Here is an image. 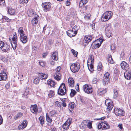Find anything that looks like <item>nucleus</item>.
Wrapping results in <instances>:
<instances>
[{
  "instance_id": "57",
  "label": "nucleus",
  "mask_w": 131,
  "mask_h": 131,
  "mask_svg": "<svg viewBox=\"0 0 131 131\" xmlns=\"http://www.w3.org/2000/svg\"><path fill=\"white\" fill-rule=\"evenodd\" d=\"M98 80L96 78H94L92 81V83L93 84H96L98 82Z\"/></svg>"
},
{
  "instance_id": "36",
  "label": "nucleus",
  "mask_w": 131,
  "mask_h": 131,
  "mask_svg": "<svg viewBox=\"0 0 131 131\" xmlns=\"http://www.w3.org/2000/svg\"><path fill=\"white\" fill-rule=\"evenodd\" d=\"M19 33L20 34V36L22 37L24 36V32L23 31V28L22 27H20L19 28L18 30Z\"/></svg>"
},
{
  "instance_id": "50",
  "label": "nucleus",
  "mask_w": 131,
  "mask_h": 131,
  "mask_svg": "<svg viewBox=\"0 0 131 131\" xmlns=\"http://www.w3.org/2000/svg\"><path fill=\"white\" fill-rule=\"evenodd\" d=\"M71 51L75 57L77 56L78 52L77 51H75L74 50H71Z\"/></svg>"
},
{
  "instance_id": "61",
  "label": "nucleus",
  "mask_w": 131,
  "mask_h": 131,
  "mask_svg": "<svg viewBox=\"0 0 131 131\" xmlns=\"http://www.w3.org/2000/svg\"><path fill=\"white\" fill-rule=\"evenodd\" d=\"M3 17L4 19L6 20L8 22H9L11 20L10 19H9L7 17H6V16H4Z\"/></svg>"
},
{
  "instance_id": "40",
  "label": "nucleus",
  "mask_w": 131,
  "mask_h": 131,
  "mask_svg": "<svg viewBox=\"0 0 131 131\" xmlns=\"http://www.w3.org/2000/svg\"><path fill=\"white\" fill-rule=\"evenodd\" d=\"M114 95L113 98L115 99L117 98V97L118 95V92L117 90L115 89L114 90Z\"/></svg>"
},
{
  "instance_id": "29",
  "label": "nucleus",
  "mask_w": 131,
  "mask_h": 131,
  "mask_svg": "<svg viewBox=\"0 0 131 131\" xmlns=\"http://www.w3.org/2000/svg\"><path fill=\"white\" fill-rule=\"evenodd\" d=\"M8 12L9 14L10 15H13L15 13V10L10 7L8 8Z\"/></svg>"
},
{
  "instance_id": "26",
  "label": "nucleus",
  "mask_w": 131,
  "mask_h": 131,
  "mask_svg": "<svg viewBox=\"0 0 131 131\" xmlns=\"http://www.w3.org/2000/svg\"><path fill=\"white\" fill-rule=\"evenodd\" d=\"M94 56L92 55H89L88 59L87 61V63H94Z\"/></svg>"
},
{
  "instance_id": "28",
  "label": "nucleus",
  "mask_w": 131,
  "mask_h": 131,
  "mask_svg": "<svg viewBox=\"0 0 131 131\" xmlns=\"http://www.w3.org/2000/svg\"><path fill=\"white\" fill-rule=\"evenodd\" d=\"M47 83L50 86L53 87L55 84V83L51 80H49L47 81Z\"/></svg>"
},
{
  "instance_id": "38",
  "label": "nucleus",
  "mask_w": 131,
  "mask_h": 131,
  "mask_svg": "<svg viewBox=\"0 0 131 131\" xmlns=\"http://www.w3.org/2000/svg\"><path fill=\"white\" fill-rule=\"evenodd\" d=\"M69 126L67 122H65L63 125V128L64 129L67 130L69 128Z\"/></svg>"
},
{
  "instance_id": "49",
  "label": "nucleus",
  "mask_w": 131,
  "mask_h": 131,
  "mask_svg": "<svg viewBox=\"0 0 131 131\" xmlns=\"http://www.w3.org/2000/svg\"><path fill=\"white\" fill-rule=\"evenodd\" d=\"M17 37L16 35V32H15L14 34H13V37L12 38V41H15L17 40Z\"/></svg>"
},
{
  "instance_id": "9",
  "label": "nucleus",
  "mask_w": 131,
  "mask_h": 131,
  "mask_svg": "<svg viewBox=\"0 0 131 131\" xmlns=\"http://www.w3.org/2000/svg\"><path fill=\"white\" fill-rule=\"evenodd\" d=\"M110 74L109 73L107 72L104 74L103 79V84L104 85L107 84L110 81L109 76Z\"/></svg>"
},
{
  "instance_id": "30",
  "label": "nucleus",
  "mask_w": 131,
  "mask_h": 131,
  "mask_svg": "<svg viewBox=\"0 0 131 131\" xmlns=\"http://www.w3.org/2000/svg\"><path fill=\"white\" fill-rule=\"evenodd\" d=\"M45 118L43 116H40L39 118V120L40 122V123L42 126H43L44 124L45 121Z\"/></svg>"
},
{
  "instance_id": "16",
  "label": "nucleus",
  "mask_w": 131,
  "mask_h": 131,
  "mask_svg": "<svg viewBox=\"0 0 131 131\" xmlns=\"http://www.w3.org/2000/svg\"><path fill=\"white\" fill-rule=\"evenodd\" d=\"M29 89L28 87H27L25 89L24 93L23 94L22 96L26 98H28V95L29 94Z\"/></svg>"
},
{
  "instance_id": "3",
  "label": "nucleus",
  "mask_w": 131,
  "mask_h": 131,
  "mask_svg": "<svg viewBox=\"0 0 131 131\" xmlns=\"http://www.w3.org/2000/svg\"><path fill=\"white\" fill-rule=\"evenodd\" d=\"M41 5L44 12L49 11L51 9V4L49 2H47L42 3Z\"/></svg>"
},
{
  "instance_id": "18",
  "label": "nucleus",
  "mask_w": 131,
  "mask_h": 131,
  "mask_svg": "<svg viewBox=\"0 0 131 131\" xmlns=\"http://www.w3.org/2000/svg\"><path fill=\"white\" fill-rule=\"evenodd\" d=\"M107 89L106 88H101L99 89L97 91V93L99 95H101L105 93L107 91Z\"/></svg>"
},
{
  "instance_id": "21",
  "label": "nucleus",
  "mask_w": 131,
  "mask_h": 131,
  "mask_svg": "<svg viewBox=\"0 0 131 131\" xmlns=\"http://www.w3.org/2000/svg\"><path fill=\"white\" fill-rule=\"evenodd\" d=\"M30 110L32 113L35 114L37 113L38 111L37 105H33L31 107Z\"/></svg>"
},
{
  "instance_id": "44",
  "label": "nucleus",
  "mask_w": 131,
  "mask_h": 131,
  "mask_svg": "<svg viewBox=\"0 0 131 131\" xmlns=\"http://www.w3.org/2000/svg\"><path fill=\"white\" fill-rule=\"evenodd\" d=\"M61 100L62 101L61 105L62 104V105H63L64 107H66L67 105L65 103V101L66 100V99H61Z\"/></svg>"
},
{
  "instance_id": "15",
  "label": "nucleus",
  "mask_w": 131,
  "mask_h": 131,
  "mask_svg": "<svg viewBox=\"0 0 131 131\" xmlns=\"http://www.w3.org/2000/svg\"><path fill=\"white\" fill-rule=\"evenodd\" d=\"M7 78V75L4 72L0 73V81L2 80H6Z\"/></svg>"
},
{
  "instance_id": "10",
  "label": "nucleus",
  "mask_w": 131,
  "mask_h": 131,
  "mask_svg": "<svg viewBox=\"0 0 131 131\" xmlns=\"http://www.w3.org/2000/svg\"><path fill=\"white\" fill-rule=\"evenodd\" d=\"M105 103L106 104L107 103V109L109 111H110L113 107V103L112 101H111L109 99H107L106 100Z\"/></svg>"
},
{
  "instance_id": "35",
  "label": "nucleus",
  "mask_w": 131,
  "mask_h": 131,
  "mask_svg": "<svg viewBox=\"0 0 131 131\" xmlns=\"http://www.w3.org/2000/svg\"><path fill=\"white\" fill-rule=\"evenodd\" d=\"M88 121V120H86L83 121L82 122L81 125L83 128L86 127Z\"/></svg>"
},
{
  "instance_id": "6",
  "label": "nucleus",
  "mask_w": 131,
  "mask_h": 131,
  "mask_svg": "<svg viewBox=\"0 0 131 131\" xmlns=\"http://www.w3.org/2000/svg\"><path fill=\"white\" fill-rule=\"evenodd\" d=\"M83 89L85 92L88 94L91 93L93 91L92 87L89 85H84L83 86Z\"/></svg>"
},
{
  "instance_id": "12",
  "label": "nucleus",
  "mask_w": 131,
  "mask_h": 131,
  "mask_svg": "<svg viewBox=\"0 0 131 131\" xmlns=\"http://www.w3.org/2000/svg\"><path fill=\"white\" fill-rule=\"evenodd\" d=\"M120 65L122 68L124 70H127L129 68V65L124 61H123L121 63Z\"/></svg>"
},
{
  "instance_id": "20",
  "label": "nucleus",
  "mask_w": 131,
  "mask_h": 131,
  "mask_svg": "<svg viewBox=\"0 0 131 131\" xmlns=\"http://www.w3.org/2000/svg\"><path fill=\"white\" fill-rule=\"evenodd\" d=\"M39 18V16L37 15L32 19L31 21V24L32 25H34L35 24H37Z\"/></svg>"
},
{
  "instance_id": "22",
  "label": "nucleus",
  "mask_w": 131,
  "mask_h": 131,
  "mask_svg": "<svg viewBox=\"0 0 131 131\" xmlns=\"http://www.w3.org/2000/svg\"><path fill=\"white\" fill-rule=\"evenodd\" d=\"M38 75L41 79H45L47 78L48 76L47 75L45 74L42 73H38Z\"/></svg>"
},
{
  "instance_id": "52",
  "label": "nucleus",
  "mask_w": 131,
  "mask_h": 131,
  "mask_svg": "<svg viewBox=\"0 0 131 131\" xmlns=\"http://www.w3.org/2000/svg\"><path fill=\"white\" fill-rule=\"evenodd\" d=\"M55 105L56 106L60 107L61 106V104L60 102L58 101H56L55 102Z\"/></svg>"
},
{
  "instance_id": "17",
  "label": "nucleus",
  "mask_w": 131,
  "mask_h": 131,
  "mask_svg": "<svg viewBox=\"0 0 131 131\" xmlns=\"http://www.w3.org/2000/svg\"><path fill=\"white\" fill-rule=\"evenodd\" d=\"M124 76L127 80H130L131 79V72L126 71L124 73Z\"/></svg>"
},
{
  "instance_id": "47",
  "label": "nucleus",
  "mask_w": 131,
  "mask_h": 131,
  "mask_svg": "<svg viewBox=\"0 0 131 131\" xmlns=\"http://www.w3.org/2000/svg\"><path fill=\"white\" fill-rule=\"evenodd\" d=\"M92 121H89L88 122L86 126H87V127L89 129H91L92 128Z\"/></svg>"
},
{
  "instance_id": "33",
  "label": "nucleus",
  "mask_w": 131,
  "mask_h": 131,
  "mask_svg": "<svg viewBox=\"0 0 131 131\" xmlns=\"http://www.w3.org/2000/svg\"><path fill=\"white\" fill-rule=\"evenodd\" d=\"M60 74H54V79L57 81H59L60 80L61 77Z\"/></svg>"
},
{
  "instance_id": "14",
  "label": "nucleus",
  "mask_w": 131,
  "mask_h": 131,
  "mask_svg": "<svg viewBox=\"0 0 131 131\" xmlns=\"http://www.w3.org/2000/svg\"><path fill=\"white\" fill-rule=\"evenodd\" d=\"M75 106V103L73 102H70L68 105V108L70 113H72Z\"/></svg>"
},
{
  "instance_id": "42",
  "label": "nucleus",
  "mask_w": 131,
  "mask_h": 131,
  "mask_svg": "<svg viewBox=\"0 0 131 131\" xmlns=\"http://www.w3.org/2000/svg\"><path fill=\"white\" fill-rule=\"evenodd\" d=\"M61 69V67L59 66L57 67L56 69V73L55 74H60V70Z\"/></svg>"
},
{
  "instance_id": "11",
  "label": "nucleus",
  "mask_w": 131,
  "mask_h": 131,
  "mask_svg": "<svg viewBox=\"0 0 131 131\" xmlns=\"http://www.w3.org/2000/svg\"><path fill=\"white\" fill-rule=\"evenodd\" d=\"M70 25L71 27L72 28V30H73L74 33L77 34V31L78 30V27L74 25V21H73L70 22Z\"/></svg>"
},
{
  "instance_id": "62",
  "label": "nucleus",
  "mask_w": 131,
  "mask_h": 131,
  "mask_svg": "<svg viewBox=\"0 0 131 131\" xmlns=\"http://www.w3.org/2000/svg\"><path fill=\"white\" fill-rule=\"evenodd\" d=\"M118 126L120 129L122 130H123V125L122 124H118Z\"/></svg>"
},
{
  "instance_id": "19",
  "label": "nucleus",
  "mask_w": 131,
  "mask_h": 131,
  "mask_svg": "<svg viewBox=\"0 0 131 131\" xmlns=\"http://www.w3.org/2000/svg\"><path fill=\"white\" fill-rule=\"evenodd\" d=\"M67 35L70 37L75 36L76 34L74 33L73 30L71 29L67 31Z\"/></svg>"
},
{
  "instance_id": "1",
  "label": "nucleus",
  "mask_w": 131,
  "mask_h": 131,
  "mask_svg": "<svg viewBox=\"0 0 131 131\" xmlns=\"http://www.w3.org/2000/svg\"><path fill=\"white\" fill-rule=\"evenodd\" d=\"M113 15V13L111 11L106 12L102 16L101 20L102 21L105 22L110 19Z\"/></svg>"
},
{
  "instance_id": "46",
  "label": "nucleus",
  "mask_w": 131,
  "mask_h": 131,
  "mask_svg": "<svg viewBox=\"0 0 131 131\" xmlns=\"http://www.w3.org/2000/svg\"><path fill=\"white\" fill-rule=\"evenodd\" d=\"M86 98L84 97H81L80 98V101L83 103L85 104L86 102Z\"/></svg>"
},
{
  "instance_id": "7",
  "label": "nucleus",
  "mask_w": 131,
  "mask_h": 131,
  "mask_svg": "<svg viewBox=\"0 0 131 131\" xmlns=\"http://www.w3.org/2000/svg\"><path fill=\"white\" fill-rule=\"evenodd\" d=\"M114 112L115 114L118 116H124L125 115L124 111L119 108H115Z\"/></svg>"
},
{
  "instance_id": "41",
  "label": "nucleus",
  "mask_w": 131,
  "mask_h": 131,
  "mask_svg": "<svg viewBox=\"0 0 131 131\" xmlns=\"http://www.w3.org/2000/svg\"><path fill=\"white\" fill-rule=\"evenodd\" d=\"M63 89V90L64 89V90H67L66 88L64 83H62L58 89Z\"/></svg>"
},
{
  "instance_id": "2",
  "label": "nucleus",
  "mask_w": 131,
  "mask_h": 131,
  "mask_svg": "<svg viewBox=\"0 0 131 131\" xmlns=\"http://www.w3.org/2000/svg\"><path fill=\"white\" fill-rule=\"evenodd\" d=\"M110 126L107 122L105 121H103L99 123L97 125L99 129L103 130L110 128Z\"/></svg>"
},
{
  "instance_id": "64",
  "label": "nucleus",
  "mask_w": 131,
  "mask_h": 131,
  "mask_svg": "<svg viewBox=\"0 0 131 131\" xmlns=\"http://www.w3.org/2000/svg\"><path fill=\"white\" fill-rule=\"evenodd\" d=\"M53 40H51L50 39L48 41V43L49 45H51L53 44Z\"/></svg>"
},
{
  "instance_id": "59",
  "label": "nucleus",
  "mask_w": 131,
  "mask_h": 131,
  "mask_svg": "<svg viewBox=\"0 0 131 131\" xmlns=\"http://www.w3.org/2000/svg\"><path fill=\"white\" fill-rule=\"evenodd\" d=\"M39 65L42 67H44L45 65V63L44 62H39Z\"/></svg>"
},
{
  "instance_id": "25",
  "label": "nucleus",
  "mask_w": 131,
  "mask_h": 131,
  "mask_svg": "<svg viewBox=\"0 0 131 131\" xmlns=\"http://www.w3.org/2000/svg\"><path fill=\"white\" fill-rule=\"evenodd\" d=\"M66 92V90L64 91L63 89H58V94L60 95L63 96L65 94Z\"/></svg>"
},
{
  "instance_id": "55",
  "label": "nucleus",
  "mask_w": 131,
  "mask_h": 131,
  "mask_svg": "<svg viewBox=\"0 0 131 131\" xmlns=\"http://www.w3.org/2000/svg\"><path fill=\"white\" fill-rule=\"evenodd\" d=\"M72 119L71 118H69L66 122H67V123L70 125L72 121Z\"/></svg>"
},
{
  "instance_id": "34",
  "label": "nucleus",
  "mask_w": 131,
  "mask_h": 131,
  "mask_svg": "<svg viewBox=\"0 0 131 131\" xmlns=\"http://www.w3.org/2000/svg\"><path fill=\"white\" fill-rule=\"evenodd\" d=\"M88 2V1L85 0L83 1V0H81L80 2L79 6L80 7H82L84 5V4Z\"/></svg>"
},
{
  "instance_id": "53",
  "label": "nucleus",
  "mask_w": 131,
  "mask_h": 131,
  "mask_svg": "<svg viewBox=\"0 0 131 131\" xmlns=\"http://www.w3.org/2000/svg\"><path fill=\"white\" fill-rule=\"evenodd\" d=\"M39 82V79L37 78L34 79V83L35 84H37Z\"/></svg>"
},
{
  "instance_id": "31",
  "label": "nucleus",
  "mask_w": 131,
  "mask_h": 131,
  "mask_svg": "<svg viewBox=\"0 0 131 131\" xmlns=\"http://www.w3.org/2000/svg\"><path fill=\"white\" fill-rule=\"evenodd\" d=\"M108 62L111 64H112L114 63V61L111 55L109 54L108 55Z\"/></svg>"
},
{
  "instance_id": "45",
  "label": "nucleus",
  "mask_w": 131,
  "mask_h": 131,
  "mask_svg": "<svg viewBox=\"0 0 131 131\" xmlns=\"http://www.w3.org/2000/svg\"><path fill=\"white\" fill-rule=\"evenodd\" d=\"M46 119L47 121L49 123H51L52 121V119L47 115V114L46 115Z\"/></svg>"
},
{
  "instance_id": "51",
  "label": "nucleus",
  "mask_w": 131,
  "mask_h": 131,
  "mask_svg": "<svg viewBox=\"0 0 131 131\" xmlns=\"http://www.w3.org/2000/svg\"><path fill=\"white\" fill-rule=\"evenodd\" d=\"M102 64L100 62L99 63L97 66V69L99 71H100L102 69Z\"/></svg>"
},
{
  "instance_id": "23",
  "label": "nucleus",
  "mask_w": 131,
  "mask_h": 131,
  "mask_svg": "<svg viewBox=\"0 0 131 131\" xmlns=\"http://www.w3.org/2000/svg\"><path fill=\"white\" fill-rule=\"evenodd\" d=\"M68 82L69 86L71 87H73L74 84V81L72 78H69L68 79Z\"/></svg>"
},
{
  "instance_id": "8",
  "label": "nucleus",
  "mask_w": 131,
  "mask_h": 131,
  "mask_svg": "<svg viewBox=\"0 0 131 131\" xmlns=\"http://www.w3.org/2000/svg\"><path fill=\"white\" fill-rule=\"evenodd\" d=\"M92 37L91 36H86L83 40V44L84 46H86L92 39Z\"/></svg>"
},
{
  "instance_id": "32",
  "label": "nucleus",
  "mask_w": 131,
  "mask_h": 131,
  "mask_svg": "<svg viewBox=\"0 0 131 131\" xmlns=\"http://www.w3.org/2000/svg\"><path fill=\"white\" fill-rule=\"evenodd\" d=\"M23 115V113L21 112H20L17 114L16 115L14 116V119L16 120L18 118H20Z\"/></svg>"
},
{
  "instance_id": "60",
  "label": "nucleus",
  "mask_w": 131,
  "mask_h": 131,
  "mask_svg": "<svg viewBox=\"0 0 131 131\" xmlns=\"http://www.w3.org/2000/svg\"><path fill=\"white\" fill-rule=\"evenodd\" d=\"M124 55V54L123 51H122L121 53L120 54V57L121 59L122 58V59H123Z\"/></svg>"
},
{
  "instance_id": "63",
  "label": "nucleus",
  "mask_w": 131,
  "mask_h": 131,
  "mask_svg": "<svg viewBox=\"0 0 131 131\" xmlns=\"http://www.w3.org/2000/svg\"><path fill=\"white\" fill-rule=\"evenodd\" d=\"M48 54V52H46L43 53L42 54V57L43 58H45L46 56H47V55Z\"/></svg>"
},
{
  "instance_id": "13",
  "label": "nucleus",
  "mask_w": 131,
  "mask_h": 131,
  "mask_svg": "<svg viewBox=\"0 0 131 131\" xmlns=\"http://www.w3.org/2000/svg\"><path fill=\"white\" fill-rule=\"evenodd\" d=\"M27 124V122L26 121H24L18 127V129L19 130L23 129L26 127Z\"/></svg>"
},
{
  "instance_id": "43",
  "label": "nucleus",
  "mask_w": 131,
  "mask_h": 131,
  "mask_svg": "<svg viewBox=\"0 0 131 131\" xmlns=\"http://www.w3.org/2000/svg\"><path fill=\"white\" fill-rule=\"evenodd\" d=\"M77 93L76 91L73 89H71V92L70 93V95L71 97L73 96Z\"/></svg>"
},
{
  "instance_id": "54",
  "label": "nucleus",
  "mask_w": 131,
  "mask_h": 131,
  "mask_svg": "<svg viewBox=\"0 0 131 131\" xmlns=\"http://www.w3.org/2000/svg\"><path fill=\"white\" fill-rule=\"evenodd\" d=\"M5 5L4 0H0V5L2 6H5Z\"/></svg>"
},
{
  "instance_id": "5",
  "label": "nucleus",
  "mask_w": 131,
  "mask_h": 131,
  "mask_svg": "<svg viewBox=\"0 0 131 131\" xmlns=\"http://www.w3.org/2000/svg\"><path fill=\"white\" fill-rule=\"evenodd\" d=\"M103 40L101 39L94 41L92 43L91 46L93 49L99 48L101 46Z\"/></svg>"
},
{
  "instance_id": "4",
  "label": "nucleus",
  "mask_w": 131,
  "mask_h": 131,
  "mask_svg": "<svg viewBox=\"0 0 131 131\" xmlns=\"http://www.w3.org/2000/svg\"><path fill=\"white\" fill-rule=\"evenodd\" d=\"M80 68V66L79 63H75L71 65L70 69L72 72L75 73L78 72Z\"/></svg>"
},
{
  "instance_id": "37",
  "label": "nucleus",
  "mask_w": 131,
  "mask_h": 131,
  "mask_svg": "<svg viewBox=\"0 0 131 131\" xmlns=\"http://www.w3.org/2000/svg\"><path fill=\"white\" fill-rule=\"evenodd\" d=\"M92 63H91L89 65L88 63H87L88 66L89 70L91 71H92L94 70L93 65L92 64Z\"/></svg>"
},
{
  "instance_id": "24",
  "label": "nucleus",
  "mask_w": 131,
  "mask_h": 131,
  "mask_svg": "<svg viewBox=\"0 0 131 131\" xmlns=\"http://www.w3.org/2000/svg\"><path fill=\"white\" fill-rule=\"evenodd\" d=\"M51 57L54 60H58V52L56 51L53 52Z\"/></svg>"
},
{
  "instance_id": "58",
  "label": "nucleus",
  "mask_w": 131,
  "mask_h": 131,
  "mask_svg": "<svg viewBox=\"0 0 131 131\" xmlns=\"http://www.w3.org/2000/svg\"><path fill=\"white\" fill-rule=\"evenodd\" d=\"M56 111L55 110H52L50 112L51 115L53 116L56 113Z\"/></svg>"
},
{
  "instance_id": "27",
  "label": "nucleus",
  "mask_w": 131,
  "mask_h": 131,
  "mask_svg": "<svg viewBox=\"0 0 131 131\" xmlns=\"http://www.w3.org/2000/svg\"><path fill=\"white\" fill-rule=\"evenodd\" d=\"M20 40L23 43H26L27 41V37L26 36H20Z\"/></svg>"
},
{
  "instance_id": "56",
  "label": "nucleus",
  "mask_w": 131,
  "mask_h": 131,
  "mask_svg": "<svg viewBox=\"0 0 131 131\" xmlns=\"http://www.w3.org/2000/svg\"><path fill=\"white\" fill-rule=\"evenodd\" d=\"M4 45V42L2 41H0V48H2Z\"/></svg>"
},
{
  "instance_id": "48",
  "label": "nucleus",
  "mask_w": 131,
  "mask_h": 131,
  "mask_svg": "<svg viewBox=\"0 0 131 131\" xmlns=\"http://www.w3.org/2000/svg\"><path fill=\"white\" fill-rule=\"evenodd\" d=\"M54 92L52 91H50L48 94L49 97L51 98L53 96H54Z\"/></svg>"
},
{
  "instance_id": "39",
  "label": "nucleus",
  "mask_w": 131,
  "mask_h": 131,
  "mask_svg": "<svg viewBox=\"0 0 131 131\" xmlns=\"http://www.w3.org/2000/svg\"><path fill=\"white\" fill-rule=\"evenodd\" d=\"M13 43H11V44L13 49H16V47L17 46V40L15 41H13Z\"/></svg>"
}]
</instances>
